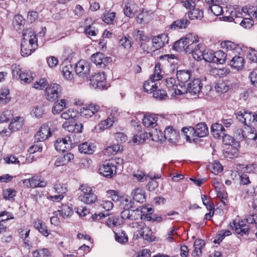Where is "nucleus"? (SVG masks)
<instances>
[{
	"instance_id": "nucleus-43",
	"label": "nucleus",
	"mask_w": 257,
	"mask_h": 257,
	"mask_svg": "<svg viewBox=\"0 0 257 257\" xmlns=\"http://www.w3.org/2000/svg\"><path fill=\"white\" fill-rule=\"evenodd\" d=\"M31 181L32 184L35 186L32 187V188L37 187H44L47 185V182L44 180H40L39 177L37 176H34L31 178Z\"/></svg>"
},
{
	"instance_id": "nucleus-15",
	"label": "nucleus",
	"mask_w": 257,
	"mask_h": 257,
	"mask_svg": "<svg viewBox=\"0 0 257 257\" xmlns=\"http://www.w3.org/2000/svg\"><path fill=\"white\" fill-rule=\"evenodd\" d=\"M169 38L166 34H162L155 37L152 40L153 48L154 51L160 49L168 43Z\"/></svg>"
},
{
	"instance_id": "nucleus-6",
	"label": "nucleus",
	"mask_w": 257,
	"mask_h": 257,
	"mask_svg": "<svg viewBox=\"0 0 257 257\" xmlns=\"http://www.w3.org/2000/svg\"><path fill=\"white\" fill-rule=\"evenodd\" d=\"M99 110L100 106L99 105L90 103L82 107L80 110V115L83 117L89 118L94 116L96 119H98L100 118V115L98 114L97 113Z\"/></svg>"
},
{
	"instance_id": "nucleus-7",
	"label": "nucleus",
	"mask_w": 257,
	"mask_h": 257,
	"mask_svg": "<svg viewBox=\"0 0 257 257\" xmlns=\"http://www.w3.org/2000/svg\"><path fill=\"white\" fill-rule=\"evenodd\" d=\"M90 84L94 89H106L108 86L103 72H99L93 75L90 79Z\"/></svg>"
},
{
	"instance_id": "nucleus-28",
	"label": "nucleus",
	"mask_w": 257,
	"mask_h": 257,
	"mask_svg": "<svg viewBox=\"0 0 257 257\" xmlns=\"http://www.w3.org/2000/svg\"><path fill=\"white\" fill-rule=\"evenodd\" d=\"M157 119L153 114L146 115L143 119V123L147 127L154 128L157 125Z\"/></svg>"
},
{
	"instance_id": "nucleus-31",
	"label": "nucleus",
	"mask_w": 257,
	"mask_h": 257,
	"mask_svg": "<svg viewBox=\"0 0 257 257\" xmlns=\"http://www.w3.org/2000/svg\"><path fill=\"white\" fill-rule=\"evenodd\" d=\"M139 232L145 240L148 241H153L155 238V236L152 234L151 229L145 225L141 230H139Z\"/></svg>"
},
{
	"instance_id": "nucleus-9",
	"label": "nucleus",
	"mask_w": 257,
	"mask_h": 257,
	"mask_svg": "<svg viewBox=\"0 0 257 257\" xmlns=\"http://www.w3.org/2000/svg\"><path fill=\"white\" fill-rule=\"evenodd\" d=\"M90 65L84 60H80L75 65V70L76 75L82 78H87L90 72Z\"/></svg>"
},
{
	"instance_id": "nucleus-55",
	"label": "nucleus",
	"mask_w": 257,
	"mask_h": 257,
	"mask_svg": "<svg viewBox=\"0 0 257 257\" xmlns=\"http://www.w3.org/2000/svg\"><path fill=\"white\" fill-rule=\"evenodd\" d=\"M50 254L49 250L46 248L38 249L33 252L34 257H47Z\"/></svg>"
},
{
	"instance_id": "nucleus-58",
	"label": "nucleus",
	"mask_w": 257,
	"mask_h": 257,
	"mask_svg": "<svg viewBox=\"0 0 257 257\" xmlns=\"http://www.w3.org/2000/svg\"><path fill=\"white\" fill-rule=\"evenodd\" d=\"M215 52L210 50L204 51V60L206 62L215 63Z\"/></svg>"
},
{
	"instance_id": "nucleus-13",
	"label": "nucleus",
	"mask_w": 257,
	"mask_h": 257,
	"mask_svg": "<svg viewBox=\"0 0 257 257\" xmlns=\"http://www.w3.org/2000/svg\"><path fill=\"white\" fill-rule=\"evenodd\" d=\"M236 118L247 126L253 122V114L247 111H239L236 114Z\"/></svg>"
},
{
	"instance_id": "nucleus-27",
	"label": "nucleus",
	"mask_w": 257,
	"mask_h": 257,
	"mask_svg": "<svg viewBox=\"0 0 257 257\" xmlns=\"http://www.w3.org/2000/svg\"><path fill=\"white\" fill-rule=\"evenodd\" d=\"M189 24V20L183 17L174 22L170 25V28L172 30H179L181 29H185L188 26Z\"/></svg>"
},
{
	"instance_id": "nucleus-64",
	"label": "nucleus",
	"mask_w": 257,
	"mask_h": 257,
	"mask_svg": "<svg viewBox=\"0 0 257 257\" xmlns=\"http://www.w3.org/2000/svg\"><path fill=\"white\" fill-rule=\"evenodd\" d=\"M254 21L249 18H243L240 25L245 29L250 28L253 25Z\"/></svg>"
},
{
	"instance_id": "nucleus-57",
	"label": "nucleus",
	"mask_w": 257,
	"mask_h": 257,
	"mask_svg": "<svg viewBox=\"0 0 257 257\" xmlns=\"http://www.w3.org/2000/svg\"><path fill=\"white\" fill-rule=\"evenodd\" d=\"M118 44L119 46H121L126 49H128L132 47L131 39L125 36L122 37L119 40Z\"/></svg>"
},
{
	"instance_id": "nucleus-54",
	"label": "nucleus",
	"mask_w": 257,
	"mask_h": 257,
	"mask_svg": "<svg viewBox=\"0 0 257 257\" xmlns=\"http://www.w3.org/2000/svg\"><path fill=\"white\" fill-rule=\"evenodd\" d=\"M115 238L117 241L120 243H125L128 241V237L125 234V232L123 230L116 232Z\"/></svg>"
},
{
	"instance_id": "nucleus-2",
	"label": "nucleus",
	"mask_w": 257,
	"mask_h": 257,
	"mask_svg": "<svg viewBox=\"0 0 257 257\" xmlns=\"http://www.w3.org/2000/svg\"><path fill=\"white\" fill-rule=\"evenodd\" d=\"M199 42L198 37L194 34L187 35L184 39H181L175 42L173 49L177 51H181L182 50L186 53H190L193 51L195 46Z\"/></svg>"
},
{
	"instance_id": "nucleus-30",
	"label": "nucleus",
	"mask_w": 257,
	"mask_h": 257,
	"mask_svg": "<svg viewBox=\"0 0 257 257\" xmlns=\"http://www.w3.org/2000/svg\"><path fill=\"white\" fill-rule=\"evenodd\" d=\"M115 122L114 120L112 119L111 117L108 116L105 120L100 121L95 126V130L97 132H102L105 129L110 128Z\"/></svg>"
},
{
	"instance_id": "nucleus-62",
	"label": "nucleus",
	"mask_w": 257,
	"mask_h": 257,
	"mask_svg": "<svg viewBox=\"0 0 257 257\" xmlns=\"http://www.w3.org/2000/svg\"><path fill=\"white\" fill-rule=\"evenodd\" d=\"M153 97L157 99L162 100L166 99L167 94L164 90L162 89H156L155 91L153 92Z\"/></svg>"
},
{
	"instance_id": "nucleus-35",
	"label": "nucleus",
	"mask_w": 257,
	"mask_h": 257,
	"mask_svg": "<svg viewBox=\"0 0 257 257\" xmlns=\"http://www.w3.org/2000/svg\"><path fill=\"white\" fill-rule=\"evenodd\" d=\"M156 81L150 77V79L146 81L144 83V90L148 93H153L158 88L157 83Z\"/></svg>"
},
{
	"instance_id": "nucleus-42",
	"label": "nucleus",
	"mask_w": 257,
	"mask_h": 257,
	"mask_svg": "<svg viewBox=\"0 0 257 257\" xmlns=\"http://www.w3.org/2000/svg\"><path fill=\"white\" fill-rule=\"evenodd\" d=\"M161 72V64L160 63H157L155 64L154 74L151 75L150 78L156 81H159L163 77Z\"/></svg>"
},
{
	"instance_id": "nucleus-5",
	"label": "nucleus",
	"mask_w": 257,
	"mask_h": 257,
	"mask_svg": "<svg viewBox=\"0 0 257 257\" xmlns=\"http://www.w3.org/2000/svg\"><path fill=\"white\" fill-rule=\"evenodd\" d=\"M202 87V83L199 79H194L190 80L187 84L186 90L184 91L175 88H174L175 93L176 95H181L185 93H189L193 95L198 94L201 91Z\"/></svg>"
},
{
	"instance_id": "nucleus-32",
	"label": "nucleus",
	"mask_w": 257,
	"mask_h": 257,
	"mask_svg": "<svg viewBox=\"0 0 257 257\" xmlns=\"http://www.w3.org/2000/svg\"><path fill=\"white\" fill-rule=\"evenodd\" d=\"M34 227L45 236H48L50 234V230L40 219L35 220L34 223Z\"/></svg>"
},
{
	"instance_id": "nucleus-46",
	"label": "nucleus",
	"mask_w": 257,
	"mask_h": 257,
	"mask_svg": "<svg viewBox=\"0 0 257 257\" xmlns=\"http://www.w3.org/2000/svg\"><path fill=\"white\" fill-rule=\"evenodd\" d=\"M72 70L71 65L65 66L62 67L61 73L66 79L71 80L73 78V75L72 74Z\"/></svg>"
},
{
	"instance_id": "nucleus-16",
	"label": "nucleus",
	"mask_w": 257,
	"mask_h": 257,
	"mask_svg": "<svg viewBox=\"0 0 257 257\" xmlns=\"http://www.w3.org/2000/svg\"><path fill=\"white\" fill-rule=\"evenodd\" d=\"M51 135L50 128L47 124L43 125L35 136L37 142H43L48 139Z\"/></svg>"
},
{
	"instance_id": "nucleus-56",
	"label": "nucleus",
	"mask_w": 257,
	"mask_h": 257,
	"mask_svg": "<svg viewBox=\"0 0 257 257\" xmlns=\"http://www.w3.org/2000/svg\"><path fill=\"white\" fill-rule=\"evenodd\" d=\"M75 114L73 109L69 108L61 113V117L63 119L69 120L73 119L75 116Z\"/></svg>"
},
{
	"instance_id": "nucleus-11",
	"label": "nucleus",
	"mask_w": 257,
	"mask_h": 257,
	"mask_svg": "<svg viewBox=\"0 0 257 257\" xmlns=\"http://www.w3.org/2000/svg\"><path fill=\"white\" fill-rule=\"evenodd\" d=\"M232 225L230 224L232 227H234L235 232L243 236L247 234L249 231L248 225L246 223L245 221L239 219H235L232 222Z\"/></svg>"
},
{
	"instance_id": "nucleus-39",
	"label": "nucleus",
	"mask_w": 257,
	"mask_h": 257,
	"mask_svg": "<svg viewBox=\"0 0 257 257\" xmlns=\"http://www.w3.org/2000/svg\"><path fill=\"white\" fill-rule=\"evenodd\" d=\"M11 70L13 78L18 80L20 77H22L21 74L23 73L24 70H23L21 65L14 64L11 66Z\"/></svg>"
},
{
	"instance_id": "nucleus-53",
	"label": "nucleus",
	"mask_w": 257,
	"mask_h": 257,
	"mask_svg": "<svg viewBox=\"0 0 257 257\" xmlns=\"http://www.w3.org/2000/svg\"><path fill=\"white\" fill-rule=\"evenodd\" d=\"M150 44V41L146 42H141L139 44V49L142 51L143 53H150L154 51L153 47H150L149 45Z\"/></svg>"
},
{
	"instance_id": "nucleus-59",
	"label": "nucleus",
	"mask_w": 257,
	"mask_h": 257,
	"mask_svg": "<svg viewBox=\"0 0 257 257\" xmlns=\"http://www.w3.org/2000/svg\"><path fill=\"white\" fill-rule=\"evenodd\" d=\"M17 192L12 188H7L3 190V195L5 199L10 200L16 195Z\"/></svg>"
},
{
	"instance_id": "nucleus-17",
	"label": "nucleus",
	"mask_w": 257,
	"mask_h": 257,
	"mask_svg": "<svg viewBox=\"0 0 257 257\" xmlns=\"http://www.w3.org/2000/svg\"><path fill=\"white\" fill-rule=\"evenodd\" d=\"M165 140H167L169 143H175L179 140V133L173 129L172 126L167 127L164 132Z\"/></svg>"
},
{
	"instance_id": "nucleus-34",
	"label": "nucleus",
	"mask_w": 257,
	"mask_h": 257,
	"mask_svg": "<svg viewBox=\"0 0 257 257\" xmlns=\"http://www.w3.org/2000/svg\"><path fill=\"white\" fill-rule=\"evenodd\" d=\"M241 15H248V16H257V7L248 5L243 6L241 9Z\"/></svg>"
},
{
	"instance_id": "nucleus-63",
	"label": "nucleus",
	"mask_w": 257,
	"mask_h": 257,
	"mask_svg": "<svg viewBox=\"0 0 257 257\" xmlns=\"http://www.w3.org/2000/svg\"><path fill=\"white\" fill-rule=\"evenodd\" d=\"M210 169L213 173L217 174L223 171V167L219 162L215 161L212 164Z\"/></svg>"
},
{
	"instance_id": "nucleus-18",
	"label": "nucleus",
	"mask_w": 257,
	"mask_h": 257,
	"mask_svg": "<svg viewBox=\"0 0 257 257\" xmlns=\"http://www.w3.org/2000/svg\"><path fill=\"white\" fill-rule=\"evenodd\" d=\"M121 215L123 219L130 220H136L140 217L142 219L144 218V214L142 215L139 210L126 209L121 212Z\"/></svg>"
},
{
	"instance_id": "nucleus-3",
	"label": "nucleus",
	"mask_w": 257,
	"mask_h": 257,
	"mask_svg": "<svg viewBox=\"0 0 257 257\" xmlns=\"http://www.w3.org/2000/svg\"><path fill=\"white\" fill-rule=\"evenodd\" d=\"M123 162L121 158L111 159L103 162L99 168L100 174L107 178H111L115 174L116 169Z\"/></svg>"
},
{
	"instance_id": "nucleus-40",
	"label": "nucleus",
	"mask_w": 257,
	"mask_h": 257,
	"mask_svg": "<svg viewBox=\"0 0 257 257\" xmlns=\"http://www.w3.org/2000/svg\"><path fill=\"white\" fill-rule=\"evenodd\" d=\"M57 212H58L60 216L64 218L70 217L73 213L72 208L68 205L63 206L61 209L58 210Z\"/></svg>"
},
{
	"instance_id": "nucleus-33",
	"label": "nucleus",
	"mask_w": 257,
	"mask_h": 257,
	"mask_svg": "<svg viewBox=\"0 0 257 257\" xmlns=\"http://www.w3.org/2000/svg\"><path fill=\"white\" fill-rule=\"evenodd\" d=\"M191 71L188 70H180L177 72V78L180 82H187L191 77Z\"/></svg>"
},
{
	"instance_id": "nucleus-45",
	"label": "nucleus",
	"mask_w": 257,
	"mask_h": 257,
	"mask_svg": "<svg viewBox=\"0 0 257 257\" xmlns=\"http://www.w3.org/2000/svg\"><path fill=\"white\" fill-rule=\"evenodd\" d=\"M120 146L119 145H112L106 148L103 153L105 155L110 156L116 154L120 150Z\"/></svg>"
},
{
	"instance_id": "nucleus-4",
	"label": "nucleus",
	"mask_w": 257,
	"mask_h": 257,
	"mask_svg": "<svg viewBox=\"0 0 257 257\" xmlns=\"http://www.w3.org/2000/svg\"><path fill=\"white\" fill-rule=\"evenodd\" d=\"M79 190L81 193L79 196V199L87 204H91L94 203L97 200L96 195L92 192L91 187L86 184L80 186Z\"/></svg>"
},
{
	"instance_id": "nucleus-23",
	"label": "nucleus",
	"mask_w": 257,
	"mask_h": 257,
	"mask_svg": "<svg viewBox=\"0 0 257 257\" xmlns=\"http://www.w3.org/2000/svg\"><path fill=\"white\" fill-rule=\"evenodd\" d=\"M211 131L215 138L220 139L222 136H223L225 130L222 124L215 123L212 125Z\"/></svg>"
},
{
	"instance_id": "nucleus-20",
	"label": "nucleus",
	"mask_w": 257,
	"mask_h": 257,
	"mask_svg": "<svg viewBox=\"0 0 257 257\" xmlns=\"http://www.w3.org/2000/svg\"><path fill=\"white\" fill-rule=\"evenodd\" d=\"M68 101L66 99L57 100L54 103L52 112L54 114H58L68 107Z\"/></svg>"
},
{
	"instance_id": "nucleus-44",
	"label": "nucleus",
	"mask_w": 257,
	"mask_h": 257,
	"mask_svg": "<svg viewBox=\"0 0 257 257\" xmlns=\"http://www.w3.org/2000/svg\"><path fill=\"white\" fill-rule=\"evenodd\" d=\"M54 189L56 193L63 195L67 191V186L66 184L57 181L54 185Z\"/></svg>"
},
{
	"instance_id": "nucleus-24",
	"label": "nucleus",
	"mask_w": 257,
	"mask_h": 257,
	"mask_svg": "<svg viewBox=\"0 0 257 257\" xmlns=\"http://www.w3.org/2000/svg\"><path fill=\"white\" fill-rule=\"evenodd\" d=\"M205 245L204 240L201 239H197L194 242V250L192 252V255L194 257H199L202 255V249Z\"/></svg>"
},
{
	"instance_id": "nucleus-52",
	"label": "nucleus",
	"mask_w": 257,
	"mask_h": 257,
	"mask_svg": "<svg viewBox=\"0 0 257 257\" xmlns=\"http://www.w3.org/2000/svg\"><path fill=\"white\" fill-rule=\"evenodd\" d=\"M230 235H231V232L229 230H221L216 235L213 242L215 243H219L225 236H228Z\"/></svg>"
},
{
	"instance_id": "nucleus-29",
	"label": "nucleus",
	"mask_w": 257,
	"mask_h": 257,
	"mask_svg": "<svg viewBox=\"0 0 257 257\" xmlns=\"http://www.w3.org/2000/svg\"><path fill=\"white\" fill-rule=\"evenodd\" d=\"M25 24L26 21L24 17H15V20L13 22L14 28L19 33L21 31L24 33L26 30H31V29H25Z\"/></svg>"
},
{
	"instance_id": "nucleus-10",
	"label": "nucleus",
	"mask_w": 257,
	"mask_h": 257,
	"mask_svg": "<svg viewBox=\"0 0 257 257\" xmlns=\"http://www.w3.org/2000/svg\"><path fill=\"white\" fill-rule=\"evenodd\" d=\"M244 141L248 144L254 147H257V131L254 127L246 126L244 127Z\"/></svg>"
},
{
	"instance_id": "nucleus-38",
	"label": "nucleus",
	"mask_w": 257,
	"mask_h": 257,
	"mask_svg": "<svg viewBox=\"0 0 257 257\" xmlns=\"http://www.w3.org/2000/svg\"><path fill=\"white\" fill-rule=\"evenodd\" d=\"M149 134L152 140L155 142L163 141L165 140V137H164V133L160 130L155 129L151 132H149Z\"/></svg>"
},
{
	"instance_id": "nucleus-49",
	"label": "nucleus",
	"mask_w": 257,
	"mask_h": 257,
	"mask_svg": "<svg viewBox=\"0 0 257 257\" xmlns=\"http://www.w3.org/2000/svg\"><path fill=\"white\" fill-rule=\"evenodd\" d=\"M228 88L227 83L222 81H219L215 86V89L218 93H225L228 91Z\"/></svg>"
},
{
	"instance_id": "nucleus-19",
	"label": "nucleus",
	"mask_w": 257,
	"mask_h": 257,
	"mask_svg": "<svg viewBox=\"0 0 257 257\" xmlns=\"http://www.w3.org/2000/svg\"><path fill=\"white\" fill-rule=\"evenodd\" d=\"M83 124L76 123L74 121H66L63 124V127L69 132L79 133L82 132Z\"/></svg>"
},
{
	"instance_id": "nucleus-41",
	"label": "nucleus",
	"mask_w": 257,
	"mask_h": 257,
	"mask_svg": "<svg viewBox=\"0 0 257 257\" xmlns=\"http://www.w3.org/2000/svg\"><path fill=\"white\" fill-rule=\"evenodd\" d=\"M200 44H198L196 46H195L193 51H191V53H192L193 58L197 61L204 59V51L202 52L200 50Z\"/></svg>"
},
{
	"instance_id": "nucleus-37",
	"label": "nucleus",
	"mask_w": 257,
	"mask_h": 257,
	"mask_svg": "<svg viewBox=\"0 0 257 257\" xmlns=\"http://www.w3.org/2000/svg\"><path fill=\"white\" fill-rule=\"evenodd\" d=\"M230 65L232 68L239 70L243 66L244 59L239 56H234L230 61Z\"/></svg>"
},
{
	"instance_id": "nucleus-61",
	"label": "nucleus",
	"mask_w": 257,
	"mask_h": 257,
	"mask_svg": "<svg viewBox=\"0 0 257 257\" xmlns=\"http://www.w3.org/2000/svg\"><path fill=\"white\" fill-rule=\"evenodd\" d=\"M209 10L215 16H219L222 14V9L217 4L209 6Z\"/></svg>"
},
{
	"instance_id": "nucleus-14",
	"label": "nucleus",
	"mask_w": 257,
	"mask_h": 257,
	"mask_svg": "<svg viewBox=\"0 0 257 257\" xmlns=\"http://www.w3.org/2000/svg\"><path fill=\"white\" fill-rule=\"evenodd\" d=\"M91 60L96 65L101 67L106 66L111 60L110 57H104L103 53L97 52L91 56Z\"/></svg>"
},
{
	"instance_id": "nucleus-48",
	"label": "nucleus",
	"mask_w": 257,
	"mask_h": 257,
	"mask_svg": "<svg viewBox=\"0 0 257 257\" xmlns=\"http://www.w3.org/2000/svg\"><path fill=\"white\" fill-rule=\"evenodd\" d=\"M30 231V229L23 228H21L20 231H19V234L21 238L24 241L25 244H27L28 246L31 245L29 240Z\"/></svg>"
},
{
	"instance_id": "nucleus-51",
	"label": "nucleus",
	"mask_w": 257,
	"mask_h": 257,
	"mask_svg": "<svg viewBox=\"0 0 257 257\" xmlns=\"http://www.w3.org/2000/svg\"><path fill=\"white\" fill-rule=\"evenodd\" d=\"M108 198H110L113 201L118 202L121 198V195L117 190H108L106 191Z\"/></svg>"
},
{
	"instance_id": "nucleus-25",
	"label": "nucleus",
	"mask_w": 257,
	"mask_h": 257,
	"mask_svg": "<svg viewBox=\"0 0 257 257\" xmlns=\"http://www.w3.org/2000/svg\"><path fill=\"white\" fill-rule=\"evenodd\" d=\"M79 151L83 154H92L96 149L95 145L91 142H85L78 147Z\"/></svg>"
},
{
	"instance_id": "nucleus-1",
	"label": "nucleus",
	"mask_w": 257,
	"mask_h": 257,
	"mask_svg": "<svg viewBox=\"0 0 257 257\" xmlns=\"http://www.w3.org/2000/svg\"><path fill=\"white\" fill-rule=\"evenodd\" d=\"M21 43V53L23 56H28L37 48V39L32 30H26L23 33Z\"/></svg>"
},
{
	"instance_id": "nucleus-50",
	"label": "nucleus",
	"mask_w": 257,
	"mask_h": 257,
	"mask_svg": "<svg viewBox=\"0 0 257 257\" xmlns=\"http://www.w3.org/2000/svg\"><path fill=\"white\" fill-rule=\"evenodd\" d=\"M215 63L223 64L226 58V54L222 51L219 50L215 52Z\"/></svg>"
},
{
	"instance_id": "nucleus-22",
	"label": "nucleus",
	"mask_w": 257,
	"mask_h": 257,
	"mask_svg": "<svg viewBox=\"0 0 257 257\" xmlns=\"http://www.w3.org/2000/svg\"><path fill=\"white\" fill-rule=\"evenodd\" d=\"M131 195L133 199L136 202L143 203L146 201L145 191L141 188H136L134 189Z\"/></svg>"
},
{
	"instance_id": "nucleus-21",
	"label": "nucleus",
	"mask_w": 257,
	"mask_h": 257,
	"mask_svg": "<svg viewBox=\"0 0 257 257\" xmlns=\"http://www.w3.org/2000/svg\"><path fill=\"white\" fill-rule=\"evenodd\" d=\"M208 129L205 123L201 122L196 125L194 128V136L202 138L208 134Z\"/></svg>"
},
{
	"instance_id": "nucleus-36",
	"label": "nucleus",
	"mask_w": 257,
	"mask_h": 257,
	"mask_svg": "<svg viewBox=\"0 0 257 257\" xmlns=\"http://www.w3.org/2000/svg\"><path fill=\"white\" fill-rule=\"evenodd\" d=\"M20 117H16L12 119L9 125V129L11 132H16L22 128L23 122Z\"/></svg>"
},
{
	"instance_id": "nucleus-47",
	"label": "nucleus",
	"mask_w": 257,
	"mask_h": 257,
	"mask_svg": "<svg viewBox=\"0 0 257 257\" xmlns=\"http://www.w3.org/2000/svg\"><path fill=\"white\" fill-rule=\"evenodd\" d=\"M229 69L227 67L215 68L212 70L213 75L217 77H224L229 73Z\"/></svg>"
},
{
	"instance_id": "nucleus-26",
	"label": "nucleus",
	"mask_w": 257,
	"mask_h": 257,
	"mask_svg": "<svg viewBox=\"0 0 257 257\" xmlns=\"http://www.w3.org/2000/svg\"><path fill=\"white\" fill-rule=\"evenodd\" d=\"M74 159L73 154L67 153L62 156L59 157L55 162L56 167H59L65 165Z\"/></svg>"
},
{
	"instance_id": "nucleus-60",
	"label": "nucleus",
	"mask_w": 257,
	"mask_h": 257,
	"mask_svg": "<svg viewBox=\"0 0 257 257\" xmlns=\"http://www.w3.org/2000/svg\"><path fill=\"white\" fill-rule=\"evenodd\" d=\"M182 132L186 137L187 141H190L191 137L194 136V128L193 127H183L182 128Z\"/></svg>"
},
{
	"instance_id": "nucleus-8",
	"label": "nucleus",
	"mask_w": 257,
	"mask_h": 257,
	"mask_svg": "<svg viewBox=\"0 0 257 257\" xmlns=\"http://www.w3.org/2000/svg\"><path fill=\"white\" fill-rule=\"evenodd\" d=\"M62 91V88L59 84H52L46 87L45 93L46 98L49 101H55L59 96Z\"/></svg>"
},
{
	"instance_id": "nucleus-12",
	"label": "nucleus",
	"mask_w": 257,
	"mask_h": 257,
	"mask_svg": "<svg viewBox=\"0 0 257 257\" xmlns=\"http://www.w3.org/2000/svg\"><path fill=\"white\" fill-rule=\"evenodd\" d=\"M72 144L71 137L67 136L65 138L58 139L55 142V147L57 151L64 152L71 148Z\"/></svg>"
}]
</instances>
